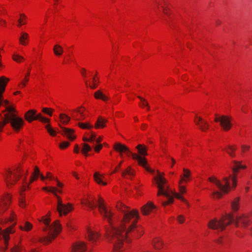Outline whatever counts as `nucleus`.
Masks as SVG:
<instances>
[{
  "instance_id": "c85d7f7f",
  "label": "nucleus",
  "mask_w": 252,
  "mask_h": 252,
  "mask_svg": "<svg viewBox=\"0 0 252 252\" xmlns=\"http://www.w3.org/2000/svg\"><path fill=\"white\" fill-rule=\"evenodd\" d=\"M94 96L96 99H101L103 101H106L108 99V97L103 94L100 91H97L95 92Z\"/></svg>"
},
{
  "instance_id": "052dcab7",
  "label": "nucleus",
  "mask_w": 252,
  "mask_h": 252,
  "mask_svg": "<svg viewBox=\"0 0 252 252\" xmlns=\"http://www.w3.org/2000/svg\"><path fill=\"white\" fill-rule=\"evenodd\" d=\"M15 219V216L14 214H11V216L8 220V221H9L10 222L12 223L14 221Z\"/></svg>"
},
{
  "instance_id": "8fccbe9b",
  "label": "nucleus",
  "mask_w": 252,
  "mask_h": 252,
  "mask_svg": "<svg viewBox=\"0 0 252 252\" xmlns=\"http://www.w3.org/2000/svg\"><path fill=\"white\" fill-rule=\"evenodd\" d=\"M11 252H20L21 248L19 246L15 244L14 246L11 249Z\"/></svg>"
},
{
  "instance_id": "ddd939ff",
  "label": "nucleus",
  "mask_w": 252,
  "mask_h": 252,
  "mask_svg": "<svg viewBox=\"0 0 252 252\" xmlns=\"http://www.w3.org/2000/svg\"><path fill=\"white\" fill-rule=\"evenodd\" d=\"M234 166L232 168L233 177H232V181L233 182V186L235 188L236 186V176L238 172V170L240 169H245L246 168V166L245 165H242L240 164V162L238 161H234Z\"/></svg>"
},
{
  "instance_id": "6ab92c4d",
  "label": "nucleus",
  "mask_w": 252,
  "mask_h": 252,
  "mask_svg": "<svg viewBox=\"0 0 252 252\" xmlns=\"http://www.w3.org/2000/svg\"><path fill=\"white\" fill-rule=\"evenodd\" d=\"M87 233L89 240L93 243L96 241L99 237V234L98 233L89 229H88Z\"/></svg>"
},
{
  "instance_id": "72a5a7b5",
  "label": "nucleus",
  "mask_w": 252,
  "mask_h": 252,
  "mask_svg": "<svg viewBox=\"0 0 252 252\" xmlns=\"http://www.w3.org/2000/svg\"><path fill=\"white\" fill-rule=\"evenodd\" d=\"M239 198H236L231 203L232 208L235 211L239 209Z\"/></svg>"
},
{
  "instance_id": "4c0bfd02",
  "label": "nucleus",
  "mask_w": 252,
  "mask_h": 252,
  "mask_svg": "<svg viewBox=\"0 0 252 252\" xmlns=\"http://www.w3.org/2000/svg\"><path fill=\"white\" fill-rule=\"evenodd\" d=\"M78 125L80 127L83 129H91L93 128V126L90 125L89 123H79Z\"/></svg>"
},
{
  "instance_id": "4d7b16f0",
  "label": "nucleus",
  "mask_w": 252,
  "mask_h": 252,
  "mask_svg": "<svg viewBox=\"0 0 252 252\" xmlns=\"http://www.w3.org/2000/svg\"><path fill=\"white\" fill-rule=\"evenodd\" d=\"M250 148V146L248 145H242L241 146V149L242 152H245L246 150H248Z\"/></svg>"
},
{
  "instance_id": "f3484780",
  "label": "nucleus",
  "mask_w": 252,
  "mask_h": 252,
  "mask_svg": "<svg viewBox=\"0 0 252 252\" xmlns=\"http://www.w3.org/2000/svg\"><path fill=\"white\" fill-rule=\"evenodd\" d=\"M87 250L86 244L84 242H78L72 246V252H85Z\"/></svg>"
},
{
  "instance_id": "39448f33",
  "label": "nucleus",
  "mask_w": 252,
  "mask_h": 252,
  "mask_svg": "<svg viewBox=\"0 0 252 252\" xmlns=\"http://www.w3.org/2000/svg\"><path fill=\"white\" fill-rule=\"evenodd\" d=\"M114 149L117 152L120 153V155L122 156L123 153L126 154L127 156H129L131 155L134 159L138 161V164L141 166L145 167L147 171L154 174L155 171L151 169L149 167H147L146 165L147 161L145 158L141 157L136 154L132 153L125 145L122 144L120 143H116L114 146Z\"/></svg>"
},
{
  "instance_id": "dca6fc26",
  "label": "nucleus",
  "mask_w": 252,
  "mask_h": 252,
  "mask_svg": "<svg viewBox=\"0 0 252 252\" xmlns=\"http://www.w3.org/2000/svg\"><path fill=\"white\" fill-rule=\"evenodd\" d=\"M15 111L14 108L12 106H7L5 109L2 111L3 113L6 111L7 113L4 114L3 116H2L1 114H0V120L7 119L9 117H11V115H16V114H14Z\"/></svg>"
},
{
  "instance_id": "c03bdc74",
  "label": "nucleus",
  "mask_w": 252,
  "mask_h": 252,
  "mask_svg": "<svg viewBox=\"0 0 252 252\" xmlns=\"http://www.w3.org/2000/svg\"><path fill=\"white\" fill-rule=\"evenodd\" d=\"M40 175V174L39 168L37 166H35L34 169V172L32 176L35 177V180H36Z\"/></svg>"
},
{
  "instance_id": "393cba45",
  "label": "nucleus",
  "mask_w": 252,
  "mask_h": 252,
  "mask_svg": "<svg viewBox=\"0 0 252 252\" xmlns=\"http://www.w3.org/2000/svg\"><path fill=\"white\" fill-rule=\"evenodd\" d=\"M63 133L65 134L69 139L73 140L76 138L75 136L73 135V133L74 132L73 129L63 127Z\"/></svg>"
},
{
  "instance_id": "bb28decb",
  "label": "nucleus",
  "mask_w": 252,
  "mask_h": 252,
  "mask_svg": "<svg viewBox=\"0 0 252 252\" xmlns=\"http://www.w3.org/2000/svg\"><path fill=\"white\" fill-rule=\"evenodd\" d=\"M53 51L56 56H60L63 53V50L61 45L59 44H55L53 47Z\"/></svg>"
},
{
  "instance_id": "f03ea898",
  "label": "nucleus",
  "mask_w": 252,
  "mask_h": 252,
  "mask_svg": "<svg viewBox=\"0 0 252 252\" xmlns=\"http://www.w3.org/2000/svg\"><path fill=\"white\" fill-rule=\"evenodd\" d=\"M251 221V219L246 215L235 217L234 215L231 214L222 217L220 220L216 219L211 220L209 222L208 226L210 228L222 231L227 225L231 222H233L237 227H239L240 224L242 226L245 227Z\"/></svg>"
},
{
  "instance_id": "3c124183",
  "label": "nucleus",
  "mask_w": 252,
  "mask_h": 252,
  "mask_svg": "<svg viewBox=\"0 0 252 252\" xmlns=\"http://www.w3.org/2000/svg\"><path fill=\"white\" fill-rule=\"evenodd\" d=\"M69 144H70L69 142H67V141H63V142L61 143V144L60 145V148L63 149L67 148L69 145Z\"/></svg>"
},
{
  "instance_id": "0eeeda50",
  "label": "nucleus",
  "mask_w": 252,
  "mask_h": 252,
  "mask_svg": "<svg viewBox=\"0 0 252 252\" xmlns=\"http://www.w3.org/2000/svg\"><path fill=\"white\" fill-rule=\"evenodd\" d=\"M163 189L165 192H166L169 194V197H166L168 198L167 201L161 202V204L163 206H165L168 204L172 203L174 201V197L182 200L186 203L188 206H189V203L180 194L173 191L168 186L165 185Z\"/></svg>"
},
{
  "instance_id": "bf43d9fd",
  "label": "nucleus",
  "mask_w": 252,
  "mask_h": 252,
  "mask_svg": "<svg viewBox=\"0 0 252 252\" xmlns=\"http://www.w3.org/2000/svg\"><path fill=\"white\" fill-rule=\"evenodd\" d=\"M93 80L94 81V83L92 85H90V87L92 89H95L97 87V84L95 83L96 79H95V77H94Z\"/></svg>"
},
{
  "instance_id": "a211bd4d",
  "label": "nucleus",
  "mask_w": 252,
  "mask_h": 252,
  "mask_svg": "<svg viewBox=\"0 0 252 252\" xmlns=\"http://www.w3.org/2000/svg\"><path fill=\"white\" fill-rule=\"evenodd\" d=\"M134 175L135 171L130 166H128L125 170L122 172V176L124 178L131 179Z\"/></svg>"
},
{
  "instance_id": "603ef678",
  "label": "nucleus",
  "mask_w": 252,
  "mask_h": 252,
  "mask_svg": "<svg viewBox=\"0 0 252 252\" xmlns=\"http://www.w3.org/2000/svg\"><path fill=\"white\" fill-rule=\"evenodd\" d=\"M53 188H54V189H55V193H56V191H58L59 192H60V193H62V190H59H59H57V189H56V188H55V187H51V188H50V189H48L47 187H44V188H43V189H43V190H47V191H49V192H52V193H53L54 194V193H53L52 191H51V190H52V189H53Z\"/></svg>"
},
{
  "instance_id": "680f3d73",
  "label": "nucleus",
  "mask_w": 252,
  "mask_h": 252,
  "mask_svg": "<svg viewBox=\"0 0 252 252\" xmlns=\"http://www.w3.org/2000/svg\"><path fill=\"white\" fill-rule=\"evenodd\" d=\"M19 204H20V206L22 207L26 206V203H25L24 199L23 198H22L20 199V200L19 201Z\"/></svg>"
},
{
  "instance_id": "c9c22d12",
  "label": "nucleus",
  "mask_w": 252,
  "mask_h": 252,
  "mask_svg": "<svg viewBox=\"0 0 252 252\" xmlns=\"http://www.w3.org/2000/svg\"><path fill=\"white\" fill-rule=\"evenodd\" d=\"M38 120L43 123H48L49 122V119L43 117L41 114H38L36 115H35L34 120Z\"/></svg>"
},
{
  "instance_id": "49530a36",
  "label": "nucleus",
  "mask_w": 252,
  "mask_h": 252,
  "mask_svg": "<svg viewBox=\"0 0 252 252\" xmlns=\"http://www.w3.org/2000/svg\"><path fill=\"white\" fill-rule=\"evenodd\" d=\"M179 192L182 194L185 193L187 191L185 186L182 185V184H180V182H179Z\"/></svg>"
},
{
  "instance_id": "b1692460",
  "label": "nucleus",
  "mask_w": 252,
  "mask_h": 252,
  "mask_svg": "<svg viewBox=\"0 0 252 252\" xmlns=\"http://www.w3.org/2000/svg\"><path fill=\"white\" fill-rule=\"evenodd\" d=\"M107 122V120L101 116H99L96 122L95 123L94 127L96 128H103L105 127V124Z\"/></svg>"
},
{
  "instance_id": "412c9836",
  "label": "nucleus",
  "mask_w": 252,
  "mask_h": 252,
  "mask_svg": "<svg viewBox=\"0 0 252 252\" xmlns=\"http://www.w3.org/2000/svg\"><path fill=\"white\" fill-rule=\"evenodd\" d=\"M10 199V197L9 195H7L3 199L2 202L0 204V214L3 212L7 209Z\"/></svg>"
},
{
  "instance_id": "f8f14e48",
  "label": "nucleus",
  "mask_w": 252,
  "mask_h": 252,
  "mask_svg": "<svg viewBox=\"0 0 252 252\" xmlns=\"http://www.w3.org/2000/svg\"><path fill=\"white\" fill-rule=\"evenodd\" d=\"M215 115V121L220 122V126L224 130L228 131L231 128L232 123H231L230 117L225 115H222L220 117L218 116L217 114Z\"/></svg>"
},
{
  "instance_id": "5fc2aeb1",
  "label": "nucleus",
  "mask_w": 252,
  "mask_h": 252,
  "mask_svg": "<svg viewBox=\"0 0 252 252\" xmlns=\"http://www.w3.org/2000/svg\"><path fill=\"white\" fill-rule=\"evenodd\" d=\"M177 220L180 223H183L185 220V218L182 215H179L177 217Z\"/></svg>"
},
{
  "instance_id": "2f4dec72",
  "label": "nucleus",
  "mask_w": 252,
  "mask_h": 252,
  "mask_svg": "<svg viewBox=\"0 0 252 252\" xmlns=\"http://www.w3.org/2000/svg\"><path fill=\"white\" fill-rule=\"evenodd\" d=\"M236 148L232 146L228 145L227 146V149H225L226 152L231 156V157H234L235 156V152Z\"/></svg>"
},
{
  "instance_id": "aec40b11",
  "label": "nucleus",
  "mask_w": 252,
  "mask_h": 252,
  "mask_svg": "<svg viewBox=\"0 0 252 252\" xmlns=\"http://www.w3.org/2000/svg\"><path fill=\"white\" fill-rule=\"evenodd\" d=\"M136 148L139 154V155H137L138 156L142 157L141 156H145L148 155L147 147L144 144H138Z\"/></svg>"
},
{
  "instance_id": "864d4df0",
  "label": "nucleus",
  "mask_w": 252,
  "mask_h": 252,
  "mask_svg": "<svg viewBox=\"0 0 252 252\" xmlns=\"http://www.w3.org/2000/svg\"><path fill=\"white\" fill-rule=\"evenodd\" d=\"M89 138L90 140V142H92L94 144V141H95L96 134L92 132L90 138Z\"/></svg>"
},
{
  "instance_id": "4be33fe9",
  "label": "nucleus",
  "mask_w": 252,
  "mask_h": 252,
  "mask_svg": "<svg viewBox=\"0 0 252 252\" xmlns=\"http://www.w3.org/2000/svg\"><path fill=\"white\" fill-rule=\"evenodd\" d=\"M36 113V111L35 110H30L25 115V119L29 122L31 123L34 120L35 115Z\"/></svg>"
},
{
  "instance_id": "9d476101",
  "label": "nucleus",
  "mask_w": 252,
  "mask_h": 252,
  "mask_svg": "<svg viewBox=\"0 0 252 252\" xmlns=\"http://www.w3.org/2000/svg\"><path fill=\"white\" fill-rule=\"evenodd\" d=\"M154 180L157 182V187L158 188L157 195L158 196L164 195L165 197H169V194L166 192H165L163 189L167 181L160 175L159 171H158V175L154 177Z\"/></svg>"
},
{
  "instance_id": "37998d69",
  "label": "nucleus",
  "mask_w": 252,
  "mask_h": 252,
  "mask_svg": "<svg viewBox=\"0 0 252 252\" xmlns=\"http://www.w3.org/2000/svg\"><path fill=\"white\" fill-rule=\"evenodd\" d=\"M12 59L15 62L20 63L22 60H24V58L18 54H14L12 56Z\"/></svg>"
},
{
  "instance_id": "20e7f679",
  "label": "nucleus",
  "mask_w": 252,
  "mask_h": 252,
  "mask_svg": "<svg viewBox=\"0 0 252 252\" xmlns=\"http://www.w3.org/2000/svg\"><path fill=\"white\" fill-rule=\"evenodd\" d=\"M230 177V175L228 177H224L222 179V183L215 177L208 178V180L214 184L220 190H214L213 191L212 195L214 198H220L222 197L223 193H227L230 191L231 187L229 179Z\"/></svg>"
},
{
  "instance_id": "2eb2a0df",
  "label": "nucleus",
  "mask_w": 252,
  "mask_h": 252,
  "mask_svg": "<svg viewBox=\"0 0 252 252\" xmlns=\"http://www.w3.org/2000/svg\"><path fill=\"white\" fill-rule=\"evenodd\" d=\"M156 208V206L152 202H148L141 207V212L143 215H148Z\"/></svg>"
},
{
  "instance_id": "423d86ee",
  "label": "nucleus",
  "mask_w": 252,
  "mask_h": 252,
  "mask_svg": "<svg viewBox=\"0 0 252 252\" xmlns=\"http://www.w3.org/2000/svg\"><path fill=\"white\" fill-rule=\"evenodd\" d=\"M10 117L7 119L0 121V132L2 131V128L8 123H10L11 126L16 132L19 131L22 127L24 121L22 118L17 117L16 115H11Z\"/></svg>"
},
{
  "instance_id": "a19ab883",
  "label": "nucleus",
  "mask_w": 252,
  "mask_h": 252,
  "mask_svg": "<svg viewBox=\"0 0 252 252\" xmlns=\"http://www.w3.org/2000/svg\"><path fill=\"white\" fill-rule=\"evenodd\" d=\"M83 147L82 149V152L83 154H86L89 151H91L92 150L91 147L87 143L83 144Z\"/></svg>"
},
{
  "instance_id": "cd10ccee",
  "label": "nucleus",
  "mask_w": 252,
  "mask_h": 252,
  "mask_svg": "<svg viewBox=\"0 0 252 252\" xmlns=\"http://www.w3.org/2000/svg\"><path fill=\"white\" fill-rule=\"evenodd\" d=\"M19 227L22 230L28 231L32 229V225L30 222L28 221H25L24 222V225H21Z\"/></svg>"
},
{
  "instance_id": "58836bf2",
  "label": "nucleus",
  "mask_w": 252,
  "mask_h": 252,
  "mask_svg": "<svg viewBox=\"0 0 252 252\" xmlns=\"http://www.w3.org/2000/svg\"><path fill=\"white\" fill-rule=\"evenodd\" d=\"M27 17L23 14H20V18L18 20V27H21L22 24H25L26 22L24 21V19H26Z\"/></svg>"
},
{
  "instance_id": "0e129e2a",
  "label": "nucleus",
  "mask_w": 252,
  "mask_h": 252,
  "mask_svg": "<svg viewBox=\"0 0 252 252\" xmlns=\"http://www.w3.org/2000/svg\"><path fill=\"white\" fill-rule=\"evenodd\" d=\"M79 151V146L77 144H76L74 146V152L76 153H78Z\"/></svg>"
},
{
  "instance_id": "ea45409f",
  "label": "nucleus",
  "mask_w": 252,
  "mask_h": 252,
  "mask_svg": "<svg viewBox=\"0 0 252 252\" xmlns=\"http://www.w3.org/2000/svg\"><path fill=\"white\" fill-rule=\"evenodd\" d=\"M30 69H28L27 74L25 76V77L24 80L21 82L20 84V85H21L22 87H24L26 86V83L29 81V79L28 77L30 75Z\"/></svg>"
},
{
  "instance_id": "13d9d810",
  "label": "nucleus",
  "mask_w": 252,
  "mask_h": 252,
  "mask_svg": "<svg viewBox=\"0 0 252 252\" xmlns=\"http://www.w3.org/2000/svg\"><path fill=\"white\" fill-rule=\"evenodd\" d=\"M46 178L50 180H55L56 179L50 172H47Z\"/></svg>"
},
{
  "instance_id": "a18cd8bd",
  "label": "nucleus",
  "mask_w": 252,
  "mask_h": 252,
  "mask_svg": "<svg viewBox=\"0 0 252 252\" xmlns=\"http://www.w3.org/2000/svg\"><path fill=\"white\" fill-rule=\"evenodd\" d=\"M53 111L54 110L51 108H48L46 107L42 108V112L45 114L49 115L50 116H52V112H53Z\"/></svg>"
},
{
  "instance_id": "f704fd0d",
  "label": "nucleus",
  "mask_w": 252,
  "mask_h": 252,
  "mask_svg": "<svg viewBox=\"0 0 252 252\" xmlns=\"http://www.w3.org/2000/svg\"><path fill=\"white\" fill-rule=\"evenodd\" d=\"M60 118L63 124H67L70 120V118L64 114H61L60 115Z\"/></svg>"
},
{
  "instance_id": "6e6d98bb",
  "label": "nucleus",
  "mask_w": 252,
  "mask_h": 252,
  "mask_svg": "<svg viewBox=\"0 0 252 252\" xmlns=\"http://www.w3.org/2000/svg\"><path fill=\"white\" fill-rule=\"evenodd\" d=\"M102 145L101 144H99L94 147V150L96 152H99L100 151V150L102 149Z\"/></svg>"
},
{
  "instance_id": "7c9ffc66",
  "label": "nucleus",
  "mask_w": 252,
  "mask_h": 252,
  "mask_svg": "<svg viewBox=\"0 0 252 252\" xmlns=\"http://www.w3.org/2000/svg\"><path fill=\"white\" fill-rule=\"evenodd\" d=\"M94 179L96 182L99 184H102L103 185H106V183L104 182L102 180V176L100 175L98 172H95L94 174Z\"/></svg>"
},
{
  "instance_id": "5701e85b",
  "label": "nucleus",
  "mask_w": 252,
  "mask_h": 252,
  "mask_svg": "<svg viewBox=\"0 0 252 252\" xmlns=\"http://www.w3.org/2000/svg\"><path fill=\"white\" fill-rule=\"evenodd\" d=\"M184 174L183 175H181V180L179 181L180 184L183 182H187L190 176L191 173L189 169L184 168L183 169Z\"/></svg>"
},
{
  "instance_id": "de8ad7c7",
  "label": "nucleus",
  "mask_w": 252,
  "mask_h": 252,
  "mask_svg": "<svg viewBox=\"0 0 252 252\" xmlns=\"http://www.w3.org/2000/svg\"><path fill=\"white\" fill-rule=\"evenodd\" d=\"M137 97L140 99L142 106H148V103L145 98L139 95L137 96Z\"/></svg>"
},
{
  "instance_id": "e433bc0d",
  "label": "nucleus",
  "mask_w": 252,
  "mask_h": 252,
  "mask_svg": "<svg viewBox=\"0 0 252 252\" xmlns=\"http://www.w3.org/2000/svg\"><path fill=\"white\" fill-rule=\"evenodd\" d=\"M35 179V178L32 176V177L30 178L29 183H27L26 181V177H25L23 179V182L25 185L23 187V190H25L27 188H28L29 186V184L32 183Z\"/></svg>"
},
{
  "instance_id": "7ed1b4c3",
  "label": "nucleus",
  "mask_w": 252,
  "mask_h": 252,
  "mask_svg": "<svg viewBox=\"0 0 252 252\" xmlns=\"http://www.w3.org/2000/svg\"><path fill=\"white\" fill-rule=\"evenodd\" d=\"M39 221H42L46 225V227L43 228V230L44 231H48L49 235L44 237L39 238V241L44 244H47L50 243L52 240L56 237L58 233L61 230V226L58 220L50 224V219L49 218H45L44 217L42 218V220Z\"/></svg>"
},
{
  "instance_id": "338daca9",
  "label": "nucleus",
  "mask_w": 252,
  "mask_h": 252,
  "mask_svg": "<svg viewBox=\"0 0 252 252\" xmlns=\"http://www.w3.org/2000/svg\"><path fill=\"white\" fill-rule=\"evenodd\" d=\"M161 7L162 8L163 13L166 15H168L167 8L163 6H161Z\"/></svg>"
},
{
  "instance_id": "473e14b6",
  "label": "nucleus",
  "mask_w": 252,
  "mask_h": 252,
  "mask_svg": "<svg viewBox=\"0 0 252 252\" xmlns=\"http://www.w3.org/2000/svg\"><path fill=\"white\" fill-rule=\"evenodd\" d=\"M154 247L156 249H160L162 246V243L159 239H156L153 242Z\"/></svg>"
},
{
  "instance_id": "79ce46f5",
  "label": "nucleus",
  "mask_w": 252,
  "mask_h": 252,
  "mask_svg": "<svg viewBox=\"0 0 252 252\" xmlns=\"http://www.w3.org/2000/svg\"><path fill=\"white\" fill-rule=\"evenodd\" d=\"M45 128L47 130L49 134L52 136H55L56 135V131L54 130L49 125H47L45 126Z\"/></svg>"
},
{
  "instance_id": "774afa93",
  "label": "nucleus",
  "mask_w": 252,
  "mask_h": 252,
  "mask_svg": "<svg viewBox=\"0 0 252 252\" xmlns=\"http://www.w3.org/2000/svg\"><path fill=\"white\" fill-rule=\"evenodd\" d=\"M102 140V138L101 137H99L97 139H95V142H96V143H97L99 144V143L101 142Z\"/></svg>"
},
{
  "instance_id": "4468645a",
  "label": "nucleus",
  "mask_w": 252,
  "mask_h": 252,
  "mask_svg": "<svg viewBox=\"0 0 252 252\" xmlns=\"http://www.w3.org/2000/svg\"><path fill=\"white\" fill-rule=\"evenodd\" d=\"M194 122L202 131H205L209 128V125L207 122L203 120L200 117L196 116V119L194 120Z\"/></svg>"
},
{
  "instance_id": "e2e57ef3",
  "label": "nucleus",
  "mask_w": 252,
  "mask_h": 252,
  "mask_svg": "<svg viewBox=\"0 0 252 252\" xmlns=\"http://www.w3.org/2000/svg\"><path fill=\"white\" fill-rule=\"evenodd\" d=\"M122 163V161L120 162L119 165L116 167L115 170L112 172V173H114L117 172V171L120 168Z\"/></svg>"
},
{
  "instance_id": "6e6552de",
  "label": "nucleus",
  "mask_w": 252,
  "mask_h": 252,
  "mask_svg": "<svg viewBox=\"0 0 252 252\" xmlns=\"http://www.w3.org/2000/svg\"><path fill=\"white\" fill-rule=\"evenodd\" d=\"M23 170L20 167H17L13 173L12 171H7L4 175L5 181L8 186L9 185L14 184L16 181L22 176Z\"/></svg>"
},
{
  "instance_id": "1a4fd4ad",
  "label": "nucleus",
  "mask_w": 252,
  "mask_h": 252,
  "mask_svg": "<svg viewBox=\"0 0 252 252\" xmlns=\"http://www.w3.org/2000/svg\"><path fill=\"white\" fill-rule=\"evenodd\" d=\"M55 189L53 188L52 190H51L54 193V195L58 199V204L57 207V210L59 212L60 216L63 215H66L69 212L73 210V207L70 203H68L67 205H65L63 203L62 199L55 192Z\"/></svg>"
},
{
  "instance_id": "f257e3e1",
  "label": "nucleus",
  "mask_w": 252,
  "mask_h": 252,
  "mask_svg": "<svg viewBox=\"0 0 252 252\" xmlns=\"http://www.w3.org/2000/svg\"><path fill=\"white\" fill-rule=\"evenodd\" d=\"M82 203L91 209H94L96 206L98 210L104 219L107 220L111 227L107 229L106 233L108 238L113 243L114 252H120L123 241L130 235L133 236L135 232L139 233L140 236L143 234V230L136 227V223L138 219V212L136 210L130 211L129 209L121 202L116 205V208L121 212L124 214L123 219L121 226L119 228H115L112 225V217L113 214L109 211L104 204V200L99 198L96 204L94 198L85 199Z\"/></svg>"
},
{
  "instance_id": "c756f323",
  "label": "nucleus",
  "mask_w": 252,
  "mask_h": 252,
  "mask_svg": "<svg viewBox=\"0 0 252 252\" xmlns=\"http://www.w3.org/2000/svg\"><path fill=\"white\" fill-rule=\"evenodd\" d=\"M28 38L29 35L27 33L21 32V36L19 37L20 43L23 45H25L26 44V40H28Z\"/></svg>"
},
{
  "instance_id": "a878e982",
  "label": "nucleus",
  "mask_w": 252,
  "mask_h": 252,
  "mask_svg": "<svg viewBox=\"0 0 252 252\" xmlns=\"http://www.w3.org/2000/svg\"><path fill=\"white\" fill-rule=\"evenodd\" d=\"M84 111L85 108L82 106L72 110L73 112L78 113L79 114V118L81 119V121L85 119V115L84 113Z\"/></svg>"
},
{
  "instance_id": "69168bd1",
  "label": "nucleus",
  "mask_w": 252,
  "mask_h": 252,
  "mask_svg": "<svg viewBox=\"0 0 252 252\" xmlns=\"http://www.w3.org/2000/svg\"><path fill=\"white\" fill-rule=\"evenodd\" d=\"M55 180L57 181V184L59 187L62 188L63 187V184L60 182L57 178Z\"/></svg>"
},
{
  "instance_id": "9b49d317",
  "label": "nucleus",
  "mask_w": 252,
  "mask_h": 252,
  "mask_svg": "<svg viewBox=\"0 0 252 252\" xmlns=\"http://www.w3.org/2000/svg\"><path fill=\"white\" fill-rule=\"evenodd\" d=\"M15 224V222H13L11 226L7 228L5 230H2L1 229H0V240L3 241L4 245L3 247H1V250L3 252L5 251L7 248L9 240L8 235L10 233L14 232V231L12 230V227Z\"/></svg>"
},
{
  "instance_id": "09e8293b",
  "label": "nucleus",
  "mask_w": 252,
  "mask_h": 252,
  "mask_svg": "<svg viewBox=\"0 0 252 252\" xmlns=\"http://www.w3.org/2000/svg\"><path fill=\"white\" fill-rule=\"evenodd\" d=\"M71 111L72 112L71 115L72 119L77 121H81V119L79 118V114L78 113L73 112L72 110Z\"/></svg>"
}]
</instances>
